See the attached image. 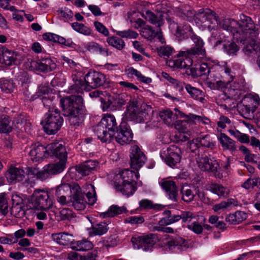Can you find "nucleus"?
Instances as JSON below:
<instances>
[{
    "mask_svg": "<svg viewBox=\"0 0 260 260\" xmlns=\"http://www.w3.org/2000/svg\"><path fill=\"white\" fill-rule=\"evenodd\" d=\"M177 15L189 21L196 17L197 22L210 31L217 30L218 28L230 31L234 40L242 43L244 41V30L242 25L237 21L231 19H224L219 21L215 13L210 9H206L199 11L197 14L188 6H182L176 9Z\"/></svg>",
    "mask_w": 260,
    "mask_h": 260,
    "instance_id": "1",
    "label": "nucleus"
},
{
    "mask_svg": "<svg viewBox=\"0 0 260 260\" xmlns=\"http://www.w3.org/2000/svg\"><path fill=\"white\" fill-rule=\"evenodd\" d=\"M70 195V205L77 210H83L87 204L93 205L96 201L94 187L91 184H86L83 187V192L76 183H72Z\"/></svg>",
    "mask_w": 260,
    "mask_h": 260,
    "instance_id": "2",
    "label": "nucleus"
},
{
    "mask_svg": "<svg viewBox=\"0 0 260 260\" xmlns=\"http://www.w3.org/2000/svg\"><path fill=\"white\" fill-rule=\"evenodd\" d=\"M60 104L66 116L69 117L71 125L78 126L82 122L79 114L80 108L83 105L82 97L79 95H72L60 99Z\"/></svg>",
    "mask_w": 260,
    "mask_h": 260,
    "instance_id": "3",
    "label": "nucleus"
},
{
    "mask_svg": "<svg viewBox=\"0 0 260 260\" xmlns=\"http://www.w3.org/2000/svg\"><path fill=\"white\" fill-rule=\"evenodd\" d=\"M194 44V47L186 51H180L175 55L169 62H173V65H192L193 60L197 55L204 56L205 50L204 48L203 40L194 33L190 37Z\"/></svg>",
    "mask_w": 260,
    "mask_h": 260,
    "instance_id": "4",
    "label": "nucleus"
},
{
    "mask_svg": "<svg viewBox=\"0 0 260 260\" xmlns=\"http://www.w3.org/2000/svg\"><path fill=\"white\" fill-rule=\"evenodd\" d=\"M117 129L115 116L110 114H105L95 128L98 137L103 142H110Z\"/></svg>",
    "mask_w": 260,
    "mask_h": 260,
    "instance_id": "5",
    "label": "nucleus"
},
{
    "mask_svg": "<svg viewBox=\"0 0 260 260\" xmlns=\"http://www.w3.org/2000/svg\"><path fill=\"white\" fill-rule=\"evenodd\" d=\"M134 174V172L129 169H124L116 174L114 180L116 189L123 194H133L136 189L135 183L133 180Z\"/></svg>",
    "mask_w": 260,
    "mask_h": 260,
    "instance_id": "6",
    "label": "nucleus"
},
{
    "mask_svg": "<svg viewBox=\"0 0 260 260\" xmlns=\"http://www.w3.org/2000/svg\"><path fill=\"white\" fill-rule=\"evenodd\" d=\"M258 32L255 29V26L249 17L245 16V40H246V46L245 47V54L257 52L258 45L256 43L255 38Z\"/></svg>",
    "mask_w": 260,
    "mask_h": 260,
    "instance_id": "7",
    "label": "nucleus"
},
{
    "mask_svg": "<svg viewBox=\"0 0 260 260\" xmlns=\"http://www.w3.org/2000/svg\"><path fill=\"white\" fill-rule=\"evenodd\" d=\"M44 126L45 132L49 135L56 133L60 128L63 122L59 110L55 107L49 108L46 114Z\"/></svg>",
    "mask_w": 260,
    "mask_h": 260,
    "instance_id": "8",
    "label": "nucleus"
},
{
    "mask_svg": "<svg viewBox=\"0 0 260 260\" xmlns=\"http://www.w3.org/2000/svg\"><path fill=\"white\" fill-rule=\"evenodd\" d=\"M159 116L163 121L168 125H174L178 118H187L190 120H197L202 121L206 123L208 120L205 118H202L200 116L193 114H185L183 112L180 111L177 108L174 109V112L170 110H166L161 111L159 113Z\"/></svg>",
    "mask_w": 260,
    "mask_h": 260,
    "instance_id": "9",
    "label": "nucleus"
},
{
    "mask_svg": "<svg viewBox=\"0 0 260 260\" xmlns=\"http://www.w3.org/2000/svg\"><path fill=\"white\" fill-rule=\"evenodd\" d=\"M31 207L37 210H48L53 206V201L48 192L36 190L31 198Z\"/></svg>",
    "mask_w": 260,
    "mask_h": 260,
    "instance_id": "10",
    "label": "nucleus"
},
{
    "mask_svg": "<svg viewBox=\"0 0 260 260\" xmlns=\"http://www.w3.org/2000/svg\"><path fill=\"white\" fill-rule=\"evenodd\" d=\"M151 110V107L145 104L141 105V110H138L136 106L133 105H129L124 114L127 120L141 123L146 119L148 112Z\"/></svg>",
    "mask_w": 260,
    "mask_h": 260,
    "instance_id": "11",
    "label": "nucleus"
},
{
    "mask_svg": "<svg viewBox=\"0 0 260 260\" xmlns=\"http://www.w3.org/2000/svg\"><path fill=\"white\" fill-rule=\"evenodd\" d=\"M197 163L202 171L211 172L218 178L222 177L219 165L216 159L209 158L207 155H202L197 158Z\"/></svg>",
    "mask_w": 260,
    "mask_h": 260,
    "instance_id": "12",
    "label": "nucleus"
},
{
    "mask_svg": "<svg viewBox=\"0 0 260 260\" xmlns=\"http://www.w3.org/2000/svg\"><path fill=\"white\" fill-rule=\"evenodd\" d=\"M182 151L176 145H171L166 150H164L160 153L162 159L171 167L176 166L181 159Z\"/></svg>",
    "mask_w": 260,
    "mask_h": 260,
    "instance_id": "13",
    "label": "nucleus"
},
{
    "mask_svg": "<svg viewBox=\"0 0 260 260\" xmlns=\"http://www.w3.org/2000/svg\"><path fill=\"white\" fill-rule=\"evenodd\" d=\"M166 19L170 28L176 30V36L180 39H187L190 37L193 34L191 27L187 22H183L178 24V22L175 21L174 17H168Z\"/></svg>",
    "mask_w": 260,
    "mask_h": 260,
    "instance_id": "14",
    "label": "nucleus"
},
{
    "mask_svg": "<svg viewBox=\"0 0 260 260\" xmlns=\"http://www.w3.org/2000/svg\"><path fill=\"white\" fill-rule=\"evenodd\" d=\"M260 104L259 96L253 92H247L245 94V119L253 120L254 113Z\"/></svg>",
    "mask_w": 260,
    "mask_h": 260,
    "instance_id": "15",
    "label": "nucleus"
},
{
    "mask_svg": "<svg viewBox=\"0 0 260 260\" xmlns=\"http://www.w3.org/2000/svg\"><path fill=\"white\" fill-rule=\"evenodd\" d=\"M86 83V88L88 90L90 88H95L103 85L105 82V76L99 72L93 71L89 72L86 74L84 77Z\"/></svg>",
    "mask_w": 260,
    "mask_h": 260,
    "instance_id": "16",
    "label": "nucleus"
},
{
    "mask_svg": "<svg viewBox=\"0 0 260 260\" xmlns=\"http://www.w3.org/2000/svg\"><path fill=\"white\" fill-rule=\"evenodd\" d=\"M119 127L115 137L116 141L122 145L128 144L133 139V134L129 126L125 122L122 121Z\"/></svg>",
    "mask_w": 260,
    "mask_h": 260,
    "instance_id": "17",
    "label": "nucleus"
},
{
    "mask_svg": "<svg viewBox=\"0 0 260 260\" xmlns=\"http://www.w3.org/2000/svg\"><path fill=\"white\" fill-rule=\"evenodd\" d=\"M159 184L170 200L174 202L178 201V189L174 181L164 179L159 182Z\"/></svg>",
    "mask_w": 260,
    "mask_h": 260,
    "instance_id": "18",
    "label": "nucleus"
},
{
    "mask_svg": "<svg viewBox=\"0 0 260 260\" xmlns=\"http://www.w3.org/2000/svg\"><path fill=\"white\" fill-rule=\"evenodd\" d=\"M48 155L54 156L59 159L67 160V152L62 142H55L47 145Z\"/></svg>",
    "mask_w": 260,
    "mask_h": 260,
    "instance_id": "19",
    "label": "nucleus"
},
{
    "mask_svg": "<svg viewBox=\"0 0 260 260\" xmlns=\"http://www.w3.org/2000/svg\"><path fill=\"white\" fill-rule=\"evenodd\" d=\"M130 157L131 167L137 170L142 167L145 161V155L138 146L132 147Z\"/></svg>",
    "mask_w": 260,
    "mask_h": 260,
    "instance_id": "20",
    "label": "nucleus"
},
{
    "mask_svg": "<svg viewBox=\"0 0 260 260\" xmlns=\"http://www.w3.org/2000/svg\"><path fill=\"white\" fill-rule=\"evenodd\" d=\"M66 160L64 159H59L57 162L47 165L44 167L43 172L41 173L40 176L43 175V178L46 179L50 175L61 173L66 167Z\"/></svg>",
    "mask_w": 260,
    "mask_h": 260,
    "instance_id": "21",
    "label": "nucleus"
},
{
    "mask_svg": "<svg viewBox=\"0 0 260 260\" xmlns=\"http://www.w3.org/2000/svg\"><path fill=\"white\" fill-rule=\"evenodd\" d=\"M72 183L71 184H62L58 186L55 190V197L57 202L61 205H70V199L67 200V195L70 192Z\"/></svg>",
    "mask_w": 260,
    "mask_h": 260,
    "instance_id": "22",
    "label": "nucleus"
},
{
    "mask_svg": "<svg viewBox=\"0 0 260 260\" xmlns=\"http://www.w3.org/2000/svg\"><path fill=\"white\" fill-rule=\"evenodd\" d=\"M48 155L47 146L45 147L40 143L31 145L29 156L33 161H39Z\"/></svg>",
    "mask_w": 260,
    "mask_h": 260,
    "instance_id": "23",
    "label": "nucleus"
},
{
    "mask_svg": "<svg viewBox=\"0 0 260 260\" xmlns=\"http://www.w3.org/2000/svg\"><path fill=\"white\" fill-rule=\"evenodd\" d=\"M142 16L151 24L157 27H160L164 24V13L157 12L154 14L149 10L144 11L142 13Z\"/></svg>",
    "mask_w": 260,
    "mask_h": 260,
    "instance_id": "24",
    "label": "nucleus"
},
{
    "mask_svg": "<svg viewBox=\"0 0 260 260\" xmlns=\"http://www.w3.org/2000/svg\"><path fill=\"white\" fill-rule=\"evenodd\" d=\"M202 118H205L208 120L207 122L206 123L203 122L202 121H199L197 120H190L187 118H185L184 120H177L174 123L175 128L178 130L180 133L186 134L188 131V128L190 124H191L192 123L198 122L199 123H201L204 124H207L210 122V120L205 117L200 116Z\"/></svg>",
    "mask_w": 260,
    "mask_h": 260,
    "instance_id": "25",
    "label": "nucleus"
},
{
    "mask_svg": "<svg viewBox=\"0 0 260 260\" xmlns=\"http://www.w3.org/2000/svg\"><path fill=\"white\" fill-rule=\"evenodd\" d=\"M24 171L20 168H10L6 174V177L10 182H19L25 178Z\"/></svg>",
    "mask_w": 260,
    "mask_h": 260,
    "instance_id": "26",
    "label": "nucleus"
},
{
    "mask_svg": "<svg viewBox=\"0 0 260 260\" xmlns=\"http://www.w3.org/2000/svg\"><path fill=\"white\" fill-rule=\"evenodd\" d=\"M247 129L251 136L245 134V143H250L253 146H258L260 144V141L255 138V135L257 132L253 126L250 123L245 121V129ZM246 131V129H245Z\"/></svg>",
    "mask_w": 260,
    "mask_h": 260,
    "instance_id": "27",
    "label": "nucleus"
},
{
    "mask_svg": "<svg viewBox=\"0 0 260 260\" xmlns=\"http://www.w3.org/2000/svg\"><path fill=\"white\" fill-rule=\"evenodd\" d=\"M53 241L61 245H68L74 240L72 235L67 233H54L51 235Z\"/></svg>",
    "mask_w": 260,
    "mask_h": 260,
    "instance_id": "28",
    "label": "nucleus"
},
{
    "mask_svg": "<svg viewBox=\"0 0 260 260\" xmlns=\"http://www.w3.org/2000/svg\"><path fill=\"white\" fill-rule=\"evenodd\" d=\"M98 164V162L96 160H89L79 165L77 170L83 176H86L94 170Z\"/></svg>",
    "mask_w": 260,
    "mask_h": 260,
    "instance_id": "29",
    "label": "nucleus"
},
{
    "mask_svg": "<svg viewBox=\"0 0 260 260\" xmlns=\"http://www.w3.org/2000/svg\"><path fill=\"white\" fill-rule=\"evenodd\" d=\"M238 204L239 203L237 200L235 199L230 198L214 205L212 207V209L214 212H218L220 211H223L225 209H230L233 207L237 206Z\"/></svg>",
    "mask_w": 260,
    "mask_h": 260,
    "instance_id": "30",
    "label": "nucleus"
},
{
    "mask_svg": "<svg viewBox=\"0 0 260 260\" xmlns=\"http://www.w3.org/2000/svg\"><path fill=\"white\" fill-rule=\"evenodd\" d=\"M221 44H223V51L230 55L236 54L238 50V48L235 43L225 40L217 41L215 44V46Z\"/></svg>",
    "mask_w": 260,
    "mask_h": 260,
    "instance_id": "31",
    "label": "nucleus"
},
{
    "mask_svg": "<svg viewBox=\"0 0 260 260\" xmlns=\"http://www.w3.org/2000/svg\"><path fill=\"white\" fill-rule=\"evenodd\" d=\"M209 190L218 196L222 197L228 196L230 193L229 188L224 187L221 184L216 183L210 184L209 186Z\"/></svg>",
    "mask_w": 260,
    "mask_h": 260,
    "instance_id": "32",
    "label": "nucleus"
},
{
    "mask_svg": "<svg viewBox=\"0 0 260 260\" xmlns=\"http://www.w3.org/2000/svg\"><path fill=\"white\" fill-rule=\"evenodd\" d=\"M127 212L124 206L113 205L109 207L108 211L103 213L104 217H112Z\"/></svg>",
    "mask_w": 260,
    "mask_h": 260,
    "instance_id": "33",
    "label": "nucleus"
},
{
    "mask_svg": "<svg viewBox=\"0 0 260 260\" xmlns=\"http://www.w3.org/2000/svg\"><path fill=\"white\" fill-rule=\"evenodd\" d=\"M15 126L20 129L21 131H25L27 132L29 129L30 123L27 121L25 116L24 115H18L15 118Z\"/></svg>",
    "mask_w": 260,
    "mask_h": 260,
    "instance_id": "34",
    "label": "nucleus"
},
{
    "mask_svg": "<svg viewBox=\"0 0 260 260\" xmlns=\"http://www.w3.org/2000/svg\"><path fill=\"white\" fill-rule=\"evenodd\" d=\"M125 72L128 77H133L135 75L140 81L145 83L149 84L152 82L150 78L142 75L139 71L131 67L125 69Z\"/></svg>",
    "mask_w": 260,
    "mask_h": 260,
    "instance_id": "35",
    "label": "nucleus"
},
{
    "mask_svg": "<svg viewBox=\"0 0 260 260\" xmlns=\"http://www.w3.org/2000/svg\"><path fill=\"white\" fill-rule=\"evenodd\" d=\"M218 140L223 149L233 150L236 149L235 141L224 134H221Z\"/></svg>",
    "mask_w": 260,
    "mask_h": 260,
    "instance_id": "36",
    "label": "nucleus"
},
{
    "mask_svg": "<svg viewBox=\"0 0 260 260\" xmlns=\"http://www.w3.org/2000/svg\"><path fill=\"white\" fill-rule=\"evenodd\" d=\"M93 247L92 243L88 240H82L74 243L72 249L77 251H86L91 249Z\"/></svg>",
    "mask_w": 260,
    "mask_h": 260,
    "instance_id": "37",
    "label": "nucleus"
},
{
    "mask_svg": "<svg viewBox=\"0 0 260 260\" xmlns=\"http://www.w3.org/2000/svg\"><path fill=\"white\" fill-rule=\"evenodd\" d=\"M185 89L192 98L199 100L202 103H203L205 101L204 93L202 91L191 86L189 84L186 85Z\"/></svg>",
    "mask_w": 260,
    "mask_h": 260,
    "instance_id": "38",
    "label": "nucleus"
},
{
    "mask_svg": "<svg viewBox=\"0 0 260 260\" xmlns=\"http://www.w3.org/2000/svg\"><path fill=\"white\" fill-rule=\"evenodd\" d=\"M180 192L182 200L186 203L192 202L196 196L193 190L189 186H183Z\"/></svg>",
    "mask_w": 260,
    "mask_h": 260,
    "instance_id": "39",
    "label": "nucleus"
},
{
    "mask_svg": "<svg viewBox=\"0 0 260 260\" xmlns=\"http://www.w3.org/2000/svg\"><path fill=\"white\" fill-rule=\"evenodd\" d=\"M12 130L11 120L8 116L0 119V133L8 134Z\"/></svg>",
    "mask_w": 260,
    "mask_h": 260,
    "instance_id": "40",
    "label": "nucleus"
},
{
    "mask_svg": "<svg viewBox=\"0 0 260 260\" xmlns=\"http://www.w3.org/2000/svg\"><path fill=\"white\" fill-rule=\"evenodd\" d=\"M107 42L119 50L123 49L125 46V42L122 39L114 36L108 37L107 39Z\"/></svg>",
    "mask_w": 260,
    "mask_h": 260,
    "instance_id": "41",
    "label": "nucleus"
},
{
    "mask_svg": "<svg viewBox=\"0 0 260 260\" xmlns=\"http://www.w3.org/2000/svg\"><path fill=\"white\" fill-rule=\"evenodd\" d=\"M87 49L92 52H98L106 56L109 55L108 51L106 48H103L101 45L95 42H90L87 45Z\"/></svg>",
    "mask_w": 260,
    "mask_h": 260,
    "instance_id": "42",
    "label": "nucleus"
},
{
    "mask_svg": "<svg viewBox=\"0 0 260 260\" xmlns=\"http://www.w3.org/2000/svg\"><path fill=\"white\" fill-rule=\"evenodd\" d=\"M15 83L11 80L0 79V88L6 93L13 92L15 88Z\"/></svg>",
    "mask_w": 260,
    "mask_h": 260,
    "instance_id": "43",
    "label": "nucleus"
},
{
    "mask_svg": "<svg viewBox=\"0 0 260 260\" xmlns=\"http://www.w3.org/2000/svg\"><path fill=\"white\" fill-rule=\"evenodd\" d=\"M108 231L107 225L105 222H101L93 225L90 229V233L93 235H102Z\"/></svg>",
    "mask_w": 260,
    "mask_h": 260,
    "instance_id": "44",
    "label": "nucleus"
},
{
    "mask_svg": "<svg viewBox=\"0 0 260 260\" xmlns=\"http://www.w3.org/2000/svg\"><path fill=\"white\" fill-rule=\"evenodd\" d=\"M140 34L145 39L151 41L157 35V32L151 26L147 25L141 29Z\"/></svg>",
    "mask_w": 260,
    "mask_h": 260,
    "instance_id": "45",
    "label": "nucleus"
},
{
    "mask_svg": "<svg viewBox=\"0 0 260 260\" xmlns=\"http://www.w3.org/2000/svg\"><path fill=\"white\" fill-rule=\"evenodd\" d=\"M8 200L7 194L0 193V214L5 215L8 212Z\"/></svg>",
    "mask_w": 260,
    "mask_h": 260,
    "instance_id": "46",
    "label": "nucleus"
},
{
    "mask_svg": "<svg viewBox=\"0 0 260 260\" xmlns=\"http://www.w3.org/2000/svg\"><path fill=\"white\" fill-rule=\"evenodd\" d=\"M72 28L76 31L84 35H90L91 29L82 23L73 22L71 24Z\"/></svg>",
    "mask_w": 260,
    "mask_h": 260,
    "instance_id": "47",
    "label": "nucleus"
},
{
    "mask_svg": "<svg viewBox=\"0 0 260 260\" xmlns=\"http://www.w3.org/2000/svg\"><path fill=\"white\" fill-rule=\"evenodd\" d=\"M243 212L236 211L234 214H230L226 218V221L230 222L232 224H238L243 221Z\"/></svg>",
    "mask_w": 260,
    "mask_h": 260,
    "instance_id": "48",
    "label": "nucleus"
},
{
    "mask_svg": "<svg viewBox=\"0 0 260 260\" xmlns=\"http://www.w3.org/2000/svg\"><path fill=\"white\" fill-rule=\"evenodd\" d=\"M198 138H199L201 146L210 148L211 149H213L214 147L215 142L209 135H206L205 136H202L198 137Z\"/></svg>",
    "mask_w": 260,
    "mask_h": 260,
    "instance_id": "49",
    "label": "nucleus"
},
{
    "mask_svg": "<svg viewBox=\"0 0 260 260\" xmlns=\"http://www.w3.org/2000/svg\"><path fill=\"white\" fill-rule=\"evenodd\" d=\"M143 237L144 241V249L145 250L153 246L157 241L156 236L153 234L143 236Z\"/></svg>",
    "mask_w": 260,
    "mask_h": 260,
    "instance_id": "50",
    "label": "nucleus"
},
{
    "mask_svg": "<svg viewBox=\"0 0 260 260\" xmlns=\"http://www.w3.org/2000/svg\"><path fill=\"white\" fill-rule=\"evenodd\" d=\"M254 186L260 189V178H250L245 181V189H252Z\"/></svg>",
    "mask_w": 260,
    "mask_h": 260,
    "instance_id": "51",
    "label": "nucleus"
},
{
    "mask_svg": "<svg viewBox=\"0 0 260 260\" xmlns=\"http://www.w3.org/2000/svg\"><path fill=\"white\" fill-rule=\"evenodd\" d=\"M116 35L121 38L127 39H135L138 36V33L129 29L122 31H116Z\"/></svg>",
    "mask_w": 260,
    "mask_h": 260,
    "instance_id": "52",
    "label": "nucleus"
},
{
    "mask_svg": "<svg viewBox=\"0 0 260 260\" xmlns=\"http://www.w3.org/2000/svg\"><path fill=\"white\" fill-rule=\"evenodd\" d=\"M158 54L160 56L169 57L174 51V49L169 45H164L157 49Z\"/></svg>",
    "mask_w": 260,
    "mask_h": 260,
    "instance_id": "53",
    "label": "nucleus"
},
{
    "mask_svg": "<svg viewBox=\"0 0 260 260\" xmlns=\"http://www.w3.org/2000/svg\"><path fill=\"white\" fill-rule=\"evenodd\" d=\"M57 13L61 17L64 18L66 20H70L73 18V12L67 8H60L57 10Z\"/></svg>",
    "mask_w": 260,
    "mask_h": 260,
    "instance_id": "54",
    "label": "nucleus"
},
{
    "mask_svg": "<svg viewBox=\"0 0 260 260\" xmlns=\"http://www.w3.org/2000/svg\"><path fill=\"white\" fill-rule=\"evenodd\" d=\"M183 222H190L193 219L196 218V214L190 211H182L180 215Z\"/></svg>",
    "mask_w": 260,
    "mask_h": 260,
    "instance_id": "55",
    "label": "nucleus"
},
{
    "mask_svg": "<svg viewBox=\"0 0 260 260\" xmlns=\"http://www.w3.org/2000/svg\"><path fill=\"white\" fill-rule=\"evenodd\" d=\"M60 217L62 220H70L75 217L72 210L68 208H63L60 211Z\"/></svg>",
    "mask_w": 260,
    "mask_h": 260,
    "instance_id": "56",
    "label": "nucleus"
},
{
    "mask_svg": "<svg viewBox=\"0 0 260 260\" xmlns=\"http://www.w3.org/2000/svg\"><path fill=\"white\" fill-rule=\"evenodd\" d=\"M131 241L135 248L139 249L142 248L144 249V241L143 236L133 237L131 239Z\"/></svg>",
    "mask_w": 260,
    "mask_h": 260,
    "instance_id": "57",
    "label": "nucleus"
},
{
    "mask_svg": "<svg viewBox=\"0 0 260 260\" xmlns=\"http://www.w3.org/2000/svg\"><path fill=\"white\" fill-rule=\"evenodd\" d=\"M176 247L179 249L185 250L188 247L187 241L181 237L175 238Z\"/></svg>",
    "mask_w": 260,
    "mask_h": 260,
    "instance_id": "58",
    "label": "nucleus"
},
{
    "mask_svg": "<svg viewBox=\"0 0 260 260\" xmlns=\"http://www.w3.org/2000/svg\"><path fill=\"white\" fill-rule=\"evenodd\" d=\"M144 221V218L142 216H134L126 218L125 219V223H129L132 224H141Z\"/></svg>",
    "mask_w": 260,
    "mask_h": 260,
    "instance_id": "59",
    "label": "nucleus"
},
{
    "mask_svg": "<svg viewBox=\"0 0 260 260\" xmlns=\"http://www.w3.org/2000/svg\"><path fill=\"white\" fill-rule=\"evenodd\" d=\"M188 228L196 234H200L203 231V226L200 223L196 221L188 225Z\"/></svg>",
    "mask_w": 260,
    "mask_h": 260,
    "instance_id": "60",
    "label": "nucleus"
},
{
    "mask_svg": "<svg viewBox=\"0 0 260 260\" xmlns=\"http://www.w3.org/2000/svg\"><path fill=\"white\" fill-rule=\"evenodd\" d=\"M94 25L99 32L105 36H109V31L108 29L101 22L95 21Z\"/></svg>",
    "mask_w": 260,
    "mask_h": 260,
    "instance_id": "61",
    "label": "nucleus"
},
{
    "mask_svg": "<svg viewBox=\"0 0 260 260\" xmlns=\"http://www.w3.org/2000/svg\"><path fill=\"white\" fill-rule=\"evenodd\" d=\"M101 107L104 111L111 109V105L112 102L109 96L101 98Z\"/></svg>",
    "mask_w": 260,
    "mask_h": 260,
    "instance_id": "62",
    "label": "nucleus"
},
{
    "mask_svg": "<svg viewBox=\"0 0 260 260\" xmlns=\"http://www.w3.org/2000/svg\"><path fill=\"white\" fill-rule=\"evenodd\" d=\"M23 205H12L11 212L16 217H20L24 215Z\"/></svg>",
    "mask_w": 260,
    "mask_h": 260,
    "instance_id": "63",
    "label": "nucleus"
},
{
    "mask_svg": "<svg viewBox=\"0 0 260 260\" xmlns=\"http://www.w3.org/2000/svg\"><path fill=\"white\" fill-rule=\"evenodd\" d=\"M257 156L252 154L248 149L245 148V160L249 162H256Z\"/></svg>",
    "mask_w": 260,
    "mask_h": 260,
    "instance_id": "64",
    "label": "nucleus"
}]
</instances>
